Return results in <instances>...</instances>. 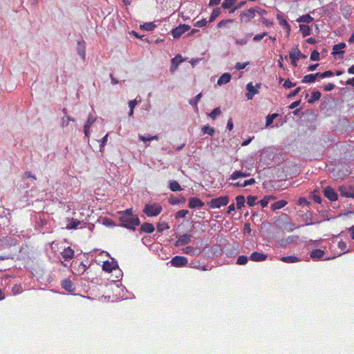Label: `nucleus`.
I'll list each match as a JSON object with an SVG mask.
<instances>
[{"label":"nucleus","mask_w":354,"mask_h":354,"mask_svg":"<svg viewBox=\"0 0 354 354\" xmlns=\"http://www.w3.org/2000/svg\"><path fill=\"white\" fill-rule=\"evenodd\" d=\"M189 213V211L187 209H181L177 212L176 217V218H184Z\"/></svg>","instance_id":"3c124183"},{"label":"nucleus","mask_w":354,"mask_h":354,"mask_svg":"<svg viewBox=\"0 0 354 354\" xmlns=\"http://www.w3.org/2000/svg\"><path fill=\"white\" fill-rule=\"evenodd\" d=\"M346 44L344 43H339L337 44H335L333 46V55L339 54V53H343L344 51L342 49L345 47Z\"/></svg>","instance_id":"bb28decb"},{"label":"nucleus","mask_w":354,"mask_h":354,"mask_svg":"<svg viewBox=\"0 0 354 354\" xmlns=\"http://www.w3.org/2000/svg\"><path fill=\"white\" fill-rule=\"evenodd\" d=\"M261 84H256L255 88L252 82H250L247 84L246 88L248 91V93L246 94V97L248 100H252L254 95L257 94L259 93L258 88H260Z\"/></svg>","instance_id":"1a4fd4ad"},{"label":"nucleus","mask_w":354,"mask_h":354,"mask_svg":"<svg viewBox=\"0 0 354 354\" xmlns=\"http://www.w3.org/2000/svg\"><path fill=\"white\" fill-rule=\"evenodd\" d=\"M169 188L172 192H177L182 190L180 184L175 180L169 181Z\"/></svg>","instance_id":"cd10ccee"},{"label":"nucleus","mask_w":354,"mask_h":354,"mask_svg":"<svg viewBox=\"0 0 354 354\" xmlns=\"http://www.w3.org/2000/svg\"><path fill=\"white\" fill-rule=\"evenodd\" d=\"M155 228L153 224L150 223H143L140 228V232H145V233H152L154 231Z\"/></svg>","instance_id":"a211bd4d"},{"label":"nucleus","mask_w":354,"mask_h":354,"mask_svg":"<svg viewBox=\"0 0 354 354\" xmlns=\"http://www.w3.org/2000/svg\"><path fill=\"white\" fill-rule=\"evenodd\" d=\"M156 227L158 232H162L163 231L169 229L170 227L167 222L162 221L158 223Z\"/></svg>","instance_id":"7c9ffc66"},{"label":"nucleus","mask_w":354,"mask_h":354,"mask_svg":"<svg viewBox=\"0 0 354 354\" xmlns=\"http://www.w3.org/2000/svg\"><path fill=\"white\" fill-rule=\"evenodd\" d=\"M120 225L132 230H135L136 227L140 225V218L138 215L133 213V209L129 208L124 211L118 212Z\"/></svg>","instance_id":"f257e3e1"},{"label":"nucleus","mask_w":354,"mask_h":354,"mask_svg":"<svg viewBox=\"0 0 354 354\" xmlns=\"http://www.w3.org/2000/svg\"><path fill=\"white\" fill-rule=\"evenodd\" d=\"M190 26L187 24H181L175 28L172 29L171 35L174 38H179L183 34L186 32L190 29Z\"/></svg>","instance_id":"39448f33"},{"label":"nucleus","mask_w":354,"mask_h":354,"mask_svg":"<svg viewBox=\"0 0 354 354\" xmlns=\"http://www.w3.org/2000/svg\"><path fill=\"white\" fill-rule=\"evenodd\" d=\"M338 247L341 249V250L343 251V253H346L348 252V250H346V243L343 241L338 242Z\"/></svg>","instance_id":"603ef678"},{"label":"nucleus","mask_w":354,"mask_h":354,"mask_svg":"<svg viewBox=\"0 0 354 354\" xmlns=\"http://www.w3.org/2000/svg\"><path fill=\"white\" fill-rule=\"evenodd\" d=\"M205 205L204 202H203L200 198L196 197L190 198L189 200L188 207L191 209L194 208H201Z\"/></svg>","instance_id":"9b49d317"},{"label":"nucleus","mask_w":354,"mask_h":354,"mask_svg":"<svg viewBox=\"0 0 354 354\" xmlns=\"http://www.w3.org/2000/svg\"><path fill=\"white\" fill-rule=\"evenodd\" d=\"M207 24V21L205 19H203L202 20L198 21L194 24V26L196 27H203L205 26Z\"/></svg>","instance_id":"6e6d98bb"},{"label":"nucleus","mask_w":354,"mask_h":354,"mask_svg":"<svg viewBox=\"0 0 354 354\" xmlns=\"http://www.w3.org/2000/svg\"><path fill=\"white\" fill-rule=\"evenodd\" d=\"M299 30L304 37L308 36L310 34V28L307 25H299Z\"/></svg>","instance_id":"473e14b6"},{"label":"nucleus","mask_w":354,"mask_h":354,"mask_svg":"<svg viewBox=\"0 0 354 354\" xmlns=\"http://www.w3.org/2000/svg\"><path fill=\"white\" fill-rule=\"evenodd\" d=\"M301 87H297L296 88L294 91H292V92H290L288 95H287V97L288 98H292L295 96H296L297 95H298V93L300 92L301 91Z\"/></svg>","instance_id":"5fc2aeb1"},{"label":"nucleus","mask_w":354,"mask_h":354,"mask_svg":"<svg viewBox=\"0 0 354 354\" xmlns=\"http://www.w3.org/2000/svg\"><path fill=\"white\" fill-rule=\"evenodd\" d=\"M335 88V85L332 83H328L324 86V90L326 91H332Z\"/></svg>","instance_id":"e2e57ef3"},{"label":"nucleus","mask_w":354,"mask_h":354,"mask_svg":"<svg viewBox=\"0 0 354 354\" xmlns=\"http://www.w3.org/2000/svg\"><path fill=\"white\" fill-rule=\"evenodd\" d=\"M12 293L15 295L20 294L22 292V287L21 285H15L12 289Z\"/></svg>","instance_id":"09e8293b"},{"label":"nucleus","mask_w":354,"mask_h":354,"mask_svg":"<svg viewBox=\"0 0 354 354\" xmlns=\"http://www.w3.org/2000/svg\"><path fill=\"white\" fill-rule=\"evenodd\" d=\"M62 288L66 291L74 294L76 288L73 281L69 279H64L61 283Z\"/></svg>","instance_id":"9d476101"},{"label":"nucleus","mask_w":354,"mask_h":354,"mask_svg":"<svg viewBox=\"0 0 354 354\" xmlns=\"http://www.w3.org/2000/svg\"><path fill=\"white\" fill-rule=\"evenodd\" d=\"M95 118L91 115L88 117L87 121L84 126V129H90L92 124L95 122Z\"/></svg>","instance_id":"79ce46f5"},{"label":"nucleus","mask_w":354,"mask_h":354,"mask_svg":"<svg viewBox=\"0 0 354 354\" xmlns=\"http://www.w3.org/2000/svg\"><path fill=\"white\" fill-rule=\"evenodd\" d=\"M287 201L285 200H281L272 204L270 208L272 211H275L283 208L287 205Z\"/></svg>","instance_id":"4be33fe9"},{"label":"nucleus","mask_w":354,"mask_h":354,"mask_svg":"<svg viewBox=\"0 0 354 354\" xmlns=\"http://www.w3.org/2000/svg\"><path fill=\"white\" fill-rule=\"evenodd\" d=\"M280 260L284 263H296V262L299 261V259L297 257H295V256L283 257L280 259Z\"/></svg>","instance_id":"a878e982"},{"label":"nucleus","mask_w":354,"mask_h":354,"mask_svg":"<svg viewBox=\"0 0 354 354\" xmlns=\"http://www.w3.org/2000/svg\"><path fill=\"white\" fill-rule=\"evenodd\" d=\"M234 21L232 19L222 20L217 24L218 28L226 27L229 24H232Z\"/></svg>","instance_id":"c03bdc74"},{"label":"nucleus","mask_w":354,"mask_h":354,"mask_svg":"<svg viewBox=\"0 0 354 354\" xmlns=\"http://www.w3.org/2000/svg\"><path fill=\"white\" fill-rule=\"evenodd\" d=\"M322 96V94L319 91H313L311 93L310 98L308 100L309 104H313L315 102L318 101Z\"/></svg>","instance_id":"393cba45"},{"label":"nucleus","mask_w":354,"mask_h":354,"mask_svg":"<svg viewBox=\"0 0 354 354\" xmlns=\"http://www.w3.org/2000/svg\"><path fill=\"white\" fill-rule=\"evenodd\" d=\"M333 75V73L331 71H327L322 73V78L331 77Z\"/></svg>","instance_id":"69168bd1"},{"label":"nucleus","mask_w":354,"mask_h":354,"mask_svg":"<svg viewBox=\"0 0 354 354\" xmlns=\"http://www.w3.org/2000/svg\"><path fill=\"white\" fill-rule=\"evenodd\" d=\"M139 139L143 142L150 141L153 140H158V136H153L151 137H145L144 136H139Z\"/></svg>","instance_id":"de8ad7c7"},{"label":"nucleus","mask_w":354,"mask_h":354,"mask_svg":"<svg viewBox=\"0 0 354 354\" xmlns=\"http://www.w3.org/2000/svg\"><path fill=\"white\" fill-rule=\"evenodd\" d=\"M201 93L198 94L192 100L189 102V103L192 105L196 106L197 103L201 100Z\"/></svg>","instance_id":"13d9d810"},{"label":"nucleus","mask_w":354,"mask_h":354,"mask_svg":"<svg viewBox=\"0 0 354 354\" xmlns=\"http://www.w3.org/2000/svg\"><path fill=\"white\" fill-rule=\"evenodd\" d=\"M182 251L184 254L194 255L196 250L194 247L189 245L183 248Z\"/></svg>","instance_id":"58836bf2"},{"label":"nucleus","mask_w":354,"mask_h":354,"mask_svg":"<svg viewBox=\"0 0 354 354\" xmlns=\"http://www.w3.org/2000/svg\"><path fill=\"white\" fill-rule=\"evenodd\" d=\"M315 78L314 77L313 73L306 75L304 76L303 79L301 80L302 83H312L315 81Z\"/></svg>","instance_id":"72a5a7b5"},{"label":"nucleus","mask_w":354,"mask_h":354,"mask_svg":"<svg viewBox=\"0 0 354 354\" xmlns=\"http://www.w3.org/2000/svg\"><path fill=\"white\" fill-rule=\"evenodd\" d=\"M156 27V26L153 22L145 23L144 24L140 25V28L147 31L153 30Z\"/></svg>","instance_id":"2f4dec72"},{"label":"nucleus","mask_w":354,"mask_h":354,"mask_svg":"<svg viewBox=\"0 0 354 354\" xmlns=\"http://www.w3.org/2000/svg\"><path fill=\"white\" fill-rule=\"evenodd\" d=\"M192 239V235L188 234H185L178 237V240L175 242V246H180L188 244Z\"/></svg>","instance_id":"f8f14e48"},{"label":"nucleus","mask_w":354,"mask_h":354,"mask_svg":"<svg viewBox=\"0 0 354 354\" xmlns=\"http://www.w3.org/2000/svg\"><path fill=\"white\" fill-rule=\"evenodd\" d=\"M289 57L291 59V64L296 67L297 66V61L300 59L306 58V56L304 55L297 46L295 48L292 49L289 52Z\"/></svg>","instance_id":"20e7f679"},{"label":"nucleus","mask_w":354,"mask_h":354,"mask_svg":"<svg viewBox=\"0 0 354 354\" xmlns=\"http://www.w3.org/2000/svg\"><path fill=\"white\" fill-rule=\"evenodd\" d=\"M230 80L231 75L229 73H225L219 77V79L217 81V84L218 85L225 84L228 83L230 81Z\"/></svg>","instance_id":"5701e85b"},{"label":"nucleus","mask_w":354,"mask_h":354,"mask_svg":"<svg viewBox=\"0 0 354 354\" xmlns=\"http://www.w3.org/2000/svg\"><path fill=\"white\" fill-rule=\"evenodd\" d=\"M310 203L304 197H301L298 200V204L299 205H309Z\"/></svg>","instance_id":"bf43d9fd"},{"label":"nucleus","mask_w":354,"mask_h":354,"mask_svg":"<svg viewBox=\"0 0 354 354\" xmlns=\"http://www.w3.org/2000/svg\"><path fill=\"white\" fill-rule=\"evenodd\" d=\"M310 59L312 61L319 60V53L317 50H314L310 54Z\"/></svg>","instance_id":"8fccbe9b"},{"label":"nucleus","mask_w":354,"mask_h":354,"mask_svg":"<svg viewBox=\"0 0 354 354\" xmlns=\"http://www.w3.org/2000/svg\"><path fill=\"white\" fill-rule=\"evenodd\" d=\"M117 267V263L114 261H106L102 265V269L107 272H111Z\"/></svg>","instance_id":"f3484780"},{"label":"nucleus","mask_w":354,"mask_h":354,"mask_svg":"<svg viewBox=\"0 0 354 354\" xmlns=\"http://www.w3.org/2000/svg\"><path fill=\"white\" fill-rule=\"evenodd\" d=\"M221 109L220 108H215L214 109H213V111L209 114V116L212 118V119H215V118L217 116V115H219L221 114Z\"/></svg>","instance_id":"49530a36"},{"label":"nucleus","mask_w":354,"mask_h":354,"mask_svg":"<svg viewBox=\"0 0 354 354\" xmlns=\"http://www.w3.org/2000/svg\"><path fill=\"white\" fill-rule=\"evenodd\" d=\"M229 201L230 198L228 196H223L212 199L209 202L207 203V205L209 208L216 209L227 205Z\"/></svg>","instance_id":"7ed1b4c3"},{"label":"nucleus","mask_w":354,"mask_h":354,"mask_svg":"<svg viewBox=\"0 0 354 354\" xmlns=\"http://www.w3.org/2000/svg\"><path fill=\"white\" fill-rule=\"evenodd\" d=\"M237 0H224L222 3V8L224 9L230 8L236 3Z\"/></svg>","instance_id":"e433bc0d"},{"label":"nucleus","mask_w":354,"mask_h":354,"mask_svg":"<svg viewBox=\"0 0 354 354\" xmlns=\"http://www.w3.org/2000/svg\"><path fill=\"white\" fill-rule=\"evenodd\" d=\"M300 103H301V100L295 101L290 104V105L289 106V109H293L296 108L297 106H298L300 104Z\"/></svg>","instance_id":"0e129e2a"},{"label":"nucleus","mask_w":354,"mask_h":354,"mask_svg":"<svg viewBox=\"0 0 354 354\" xmlns=\"http://www.w3.org/2000/svg\"><path fill=\"white\" fill-rule=\"evenodd\" d=\"M235 200L236 202V208L238 209H241L243 207H244L245 200L243 196L239 195L235 198Z\"/></svg>","instance_id":"c756f323"},{"label":"nucleus","mask_w":354,"mask_h":354,"mask_svg":"<svg viewBox=\"0 0 354 354\" xmlns=\"http://www.w3.org/2000/svg\"><path fill=\"white\" fill-rule=\"evenodd\" d=\"M254 178H250L248 180H245L243 183L236 182L235 183H232V185L234 187H244L248 185H252L255 183Z\"/></svg>","instance_id":"412c9836"},{"label":"nucleus","mask_w":354,"mask_h":354,"mask_svg":"<svg viewBox=\"0 0 354 354\" xmlns=\"http://www.w3.org/2000/svg\"><path fill=\"white\" fill-rule=\"evenodd\" d=\"M202 131L203 133L208 134L209 136H213L215 133L214 129L212 127H210L209 125L203 127Z\"/></svg>","instance_id":"4c0bfd02"},{"label":"nucleus","mask_w":354,"mask_h":354,"mask_svg":"<svg viewBox=\"0 0 354 354\" xmlns=\"http://www.w3.org/2000/svg\"><path fill=\"white\" fill-rule=\"evenodd\" d=\"M61 255L65 261L71 260L74 257V250L71 247H67L63 250Z\"/></svg>","instance_id":"dca6fc26"},{"label":"nucleus","mask_w":354,"mask_h":354,"mask_svg":"<svg viewBox=\"0 0 354 354\" xmlns=\"http://www.w3.org/2000/svg\"><path fill=\"white\" fill-rule=\"evenodd\" d=\"M248 64H249L248 62H245V63L237 62L235 65V68L236 70H241V69L245 68Z\"/></svg>","instance_id":"4d7b16f0"},{"label":"nucleus","mask_w":354,"mask_h":354,"mask_svg":"<svg viewBox=\"0 0 354 354\" xmlns=\"http://www.w3.org/2000/svg\"><path fill=\"white\" fill-rule=\"evenodd\" d=\"M257 199V196H248L247 197V203L249 206L252 207L255 205L256 200Z\"/></svg>","instance_id":"a18cd8bd"},{"label":"nucleus","mask_w":354,"mask_h":354,"mask_svg":"<svg viewBox=\"0 0 354 354\" xmlns=\"http://www.w3.org/2000/svg\"><path fill=\"white\" fill-rule=\"evenodd\" d=\"M220 14L221 10L219 8L214 9L209 17V22H212L213 21H214L216 18H217L220 15Z\"/></svg>","instance_id":"c9c22d12"},{"label":"nucleus","mask_w":354,"mask_h":354,"mask_svg":"<svg viewBox=\"0 0 354 354\" xmlns=\"http://www.w3.org/2000/svg\"><path fill=\"white\" fill-rule=\"evenodd\" d=\"M138 102H137V100H131L129 102V109H134L135 106L137 105Z\"/></svg>","instance_id":"338daca9"},{"label":"nucleus","mask_w":354,"mask_h":354,"mask_svg":"<svg viewBox=\"0 0 354 354\" xmlns=\"http://www.w3.org/2000/svg\"><path fill=\"white\" fill-rule=\"evenodd\" d=\"M183 61H184V59H183V57L180 55H177L175 57H174L171 59V66H170L171 72V73L174 72L178 67L179 64L180 63H182Z\"/></svg>","instance_id":"4468645a"},{"label":"nucleus","mask_w":354,"mask_h":354,"mask_svg":"<svg viewBox=\"0 0 354 354\" xmlns=\"http://www.w3.org/2000/svg\"><path fill=\"white\" fill-rule=\"evenodd\" d=\"M81 222L77 219L72 218L70 220L69 223L67 224L66 228L67 230L76 229L79 225H80Z\"/></svg>","instance_id":"c85d7f7f"},{"label":"nucleus","mask_w":354,"mask_h":354,"mask_svg":"<svg viewBox=\"0 0 354 354\" xmlns=\"http://www.w3.org/2000/svg\"><path fill=\"white\" fill-rule=\"evenodd\" d=\"M277 116H278L277 113L268 115L266 116V127L270 126L273 122L274 119H275Z\"/></svg>","instance_id":"ea45409f"},{"label":"nucleus","mask_w":354,"mask_h":354,"mask_svg":"<svg viewBox=\"0 0 354 354\" xmlns=\"http://www.w3.org/2000/svg\"><path fill=\"white\" fill-rule=\"evenodd\" d=\"M259 203L261 204L262 207H266L268 206V201L265 198V196H264L263 199L259 201Z\"/></svg>","instance_id":"774afa93"},{"label":"nucleus","mask_w":354,"mask_h":354,"mask_svg":"<svg viewBox=\"0 0 354 354\" xmlns=\"http://www.w3.org/2000/svg\"><path fill=\"white\" fill-rule=\"evenodd\" d=\"M324 255V251L322 250H320V249H315V250H313L311 252H310V257L312 259H322Z\"/></svg>","instance_id":"b1692460"},{"label":"nucleus","mask_w":354,"mask_h":354,"mask_svg":"<svg viewBox=\"0 0 354 354\" xmlns=\"http://www.w3.org/2000/svg\"><path fill=\"white\" fill-rule=\"evenodd\" d=\"M324 196L329 199L330 201H335L337 200V194L334 189L330 187H327L324 191Z\"/></svg>","instance_id":"ddd939ff"},{"label":"nucleus","mask_w":354,"mask_h":354,"mask_svg":"<svg viewBox=\"0 0 354 354\" xmlns=\"http://www.w3.org/2000/svg\"><path fill=\"white\" fill-rule=\"evenodd\" d=\"M77 45L78 54L84 59L86 57L85 41L84 40L78 41Z\"/></svg>","instance_id":"aec40b11"},{"label":"nucleus","mask_w":354,"mask_h":354,"mask_svg":"<svg viewBox=\"0 0 354 354\" xmlns=\"http://www.w3.org/2000/svg\"><path fill=\"white\" fill-rule=\"evenodd\" d=\"M162 207L161 205L153 203V204H146L143 209V212L147 216H157L160 214L162 212Z\"/></svg>","instance_id":"f03ea898"},{"label":"nucleus","mask_w":354,"mask_h":354,"mask_svg":"<svg viewBox=\"0 0 354 354\" xmlns=\"http://www.w3.org/2000/svg\"><path fill=\"white\" fill-rule=\"evenodd\" d=\"M296 85V83H292L289 79H287L285 80L283 83V87L286 88H290L292 87H294Z\"/></svg>","instance_id":"864d4df0"},{"label":"nucleus","mask_w":354,"mask_h":354,"mask_svg":"<svg viewBox=\"0 0 354 354\" xmlns=\"http://www.w3.org/2000/svg\"><path fill=\"white\" fill-rule=\"evenodd\" d=\"M266 35H267V32H263L261 34L256 35L253 37V41H259L261 40Z\"/></svg>","instance_id":"052dcab7"},{"label":"nucleus","mask_w":354,"mask_h":354,"mask_svg":"<svg viewBox=\"0 0 354 354\" xmlns=\"http://www.w3.org/2000/svg\"><path fill=\"white\" fill-rule=\"evenodd\" d=\"M313 21V18L308 14L303 15L297 19V21H299V22H305L307 24H309V23L312 22Z\"/></svg>","instance_id":"f704fd0d"},{"label":"nucleus","mask_w":354,"mask_h":354,"mask_svg":"<svg viewBox=\"0 0 354 354\" xmlns=\"http://www.w3.org/2000/svg\"><path fill=\"white\" fill-rule=\"evenodd\" d=\"M187 263V259L183 256H175L171 260V263L174 267H182L186 266Z\"/></svg>","instance_id":"6e6552de"},{"label":"nucleus","mask_w":354,"mask_h":354,"mask_svg":"<svg viewBox=\"0 0 354 354\" xmlns=\"http://www.w3.org/2000/svg\"><path fill=\"white\" fill-rule=\"evenodd\" d=\"M256 11L254 8H250L246 11L242 12L240 15L241 21L248 23L255 17Z\"/></svg>","instance_id":"0eeeda50"},{"label":"nucleus","mask_w":354,"mask_h":354,"mask_svg":"<svg viewBox=\"0 0 354 354\" xmlns=\"http://www.w3.org/2000/svg\"><path fill=\"white\" fill-rule=\"evenodd\" d=\"M247 42H248V39H245V38L236 39L235 41L236 44H237V45H245V44H246Z\"/></svg>","instance_id":"680f3d73"},{"label":"nucleus","mask_w":354,"mask_h":354,"mask_svg":"<svg viewBox=\"0 0 354 354\" xmlns=\"http://www.w3.org/2000/svg\"><path fill=\"white\" fill-rule=\"evenodd\" d=\"M248 261V258L245 255H241L238 257L236 260V263L238 265H245Z\"/></svg>","instance_id":"37998d69"},{"label":"nucleus","mask_w":354,"mask_h":354,"mask_svg":"<svg viewBox=\"0 0 354 354\" xmlns=\"http://www.w3.org/2000/svg\"><path fill=\"white\" fill-rule=\"evenodd\" d=\"M250 175V173L247 171L236 170L230 175V179L236 180L239 178H245L249 176Z\"/></svg>","instance_id":"6ab92c4d"},{"label":"nucleus","mask_w":354,"mask_h":354,"mask_svg":"<svg viewBox=\"0 0 354 354\" xmlns=\"http://www.w3.org/2000/svg\"><path fill=\"white\" fill-rule=\"evenodd\" d=\"M70 121H73V122H75V119L70 117L69 115H66L65 117H64L62 118V127H66L69 124V122Z\"/></svg>","instance_id":"a19ab883"},{"label":"nucleus","mask_w":354,"mask_h":354,"mask_svg":"<svg viewBox=\"0 0 354 354\" xmlns=\"http://www.w3.org/2000/svg\"><path fill=\"white\" fill-rule=\"evenodd\" d=\"M339 195L346 198H354V187L353 186H340L339 187Z\"/></svg>","instance_id":"423d86ee"},{"label":"nucleus","mask_w":354,"mask_h":354,"mask_svg":"<svg viewBox=\"0 0 354 354\" xmlns=\"http://www.w3.org/2000/svg\"><path fill=\"white\" fill-rule=\"evenodd\" d=\"M267 257V254L259 252H253L250 257V259L252 261L259 262L266 260Z\"/></svg>","instance_id":"2eb2a0df"}]
</instances>
